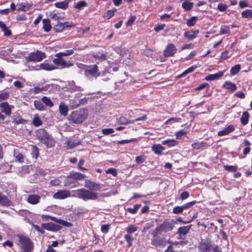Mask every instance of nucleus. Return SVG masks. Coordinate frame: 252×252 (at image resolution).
<instances>
[{"instance_id": "obj_1", "label": "nucleus", "mask_w": 252, "mask_h": 252, "mask_svg": "<svg viewBox=\"0 0 252 252\" xmlns=\"http://www.w3.org/2000/svg\"><path fill=\"white\" fill-rule=\"evenodd\" d=\"M84 187L89 190L84 188L73 190L74 197H78L84 201L89 200H97L98 198V193L92 190L99 191L101 189V185L89 180H85Z\"/></svg>"}, {"instance_id": "obj_2", "label": "nucleus", "mask_w": 252, "mask_h": 252, "mask_svg": "<svg viewBox=\"0 0 252 252\" xmlns=\"http://www.w3.org/2000/svg\"><path fill=\"white\" fill-rule=\"evenodd\" d=\"M88 115L87 109L80 108L72 112L69 116V120L72 123L80 124L87 119Z\"/></svg>"}, {"instance_id": "obj_3", "label": "nucleus", "mask_w": 252, "mask_h": 252, "mask_svg": "<svg viewBox=\"0 0 252 252\" xmlns=\"http://www.w3.org/2000/svg\"><path fill=\"white\" fill-rule=\"evenodd\" d=\"M19 243L22 245L24 252H32L33 250V245L30 238L27 237L20 236Z\"/></svg>"}, {"instance_id": "obj_4", "label": "nucleus", "mask_w": 252, "mask_h": 252, "mask_svg": "<svg viewBox=\"0 0 252 252\" xmlns=\"http://www.w3.org/2000/svg\"><path fill=\"white\" fill-rule=\"evenodd\" d=\"M46 55L45 53L37 50L35 52H32L26 57V60L28 62H39L45 59Z\"/></svg>"}, {"instance_id": "obj_5", "label": "nucleus", "mask_w": 252, "mask_h": 252, "mask_svg": "<svg viewBox=\"0 0 252 252\" xmlns=\"http://www.w3.org/2000/svg\"><path fill=\"white\" fill-rule=\"evenodd\" d=\"M57 69H58L57 66H55L49 61L45 60L42 63L35 66L34 69L35 70L43 69L46 71H52Z\"/></svg>"}, {"instance_id": "obj_6", "label": "nucleus", "mask_w": 252, "mask_h": 252, "mask_svg": "<svg viewBox=\"0 0 252 252\" xmlns=\"http://www.w3.org/2000/svg\"><path fill=\"white\" fill-rule=\"evenodd\" d=\"M53 64L57 66L58 68H69L73 65V64L70 62H67L62 57H56L53 60Z\"/></svg>"}, {"instance_id": "obj_7", "label": "nucleus", "mask_w": 252, "mask_h": 252, "mask_svg": "<svg viewBox=\"0 0 252 252\" xmlns=\"http://www.w3.org/2000/svg\"><path fill=\"white\" fill-rule=\"evenodd\" d=\"M85 75L89 79L96 78L100 75L97 66L95 64L85 70Z\"/></svg>"}, {"instance_id": "obj_8", "label": "nucleus", "mask_w": 252, "mask_h": 252, "mask_svg": "<svg viewBox=\"0 0 252 252\" xmlns=\"http://www.w3.org/2000/svg\"><path fill=\"white\" fill-rule=\"evenodd\" d=\"M70 194V191L68 190L62 189L58 190L54 194L53 197L56 199H63L70 196H74Z\"/></svg>"}, {"instance_id": "obj_9", "label": "nucleus", "mask_w": 252, "mask_h": 252, "mask_svg": "<svg viewBox=\"0 0 252 252\" xmlns=\"http://www.w3.org/2000/svg\"><path fill=\"white\" fill-rule=\"evenodd\" d=\"M14 106L9 105L7 102L0 103L1 112L3 113L6 116H10L11 114V110L14 108Z\"/></svg>"}, {"instance_id": "obj_10", "label": "nucleus", "mask_w": 252, "mask_h": 252, "mask_svg": "<svg viewBox=\"0 0 252 252\" xmlns=\"http://www.w3.org/2000/svg\"><path fill=\"white\" fill-rule=\"evenodd\" d=\"M173 224L169 221H164L159 226H158V233L166 232L171 231L173 228Z\"/></svg>"}, {"instance_id": "obj_11", "label": "nucleus", "mask_w": 252, "mask_h": 252, "mask_svg": "<svg viewBox=\"0 0 252 252\" xmlns=\"http://www.w3.org/2000/svg\"><path fill=\"white\" fill-rule=\"evenodd\" d=\"M177 51L175 46L172 43L169 44L165 48L164 51V55L165 57H170L173 56Z\"/></svg>"}, {"instance_id": "obj_12", "label": "nucleus", "mask_w": 252, "mask_h": 252, "mask_svg": "<svg viewBox=\"0 0 252 252\" xmlns=\"http://www.w3.org/2000/svg\"><path fill=\"white\" fill-rule=\"evenodd\" d=\"M66 88L71 92H80L83 91L84 90L82 87L76 85L74 81H68L66 83Z\"/></svg>"}, {"instance_id": "obj_13", "label": "nucleus", "mask_w": 252, "mask_h": 252, "mask_svg": "<svg viewBox=\"0 0 252 252\" xmlns=\"http://www.w3.org/2000/svg\"><path fill=\"white\" fill-rule=\"evenodd\" d=\"M40 196L36 194H32L28 196L26 201L32 205H36L39 202Z\"/></svg>"}, {"instance_id": "obj_14", "label": "nucleus", "mask_w": 252, "mask_h": 252, "mask_svg": "<svg viewBox=\"0 0 252 252\" xmlns=\"http://www.w3.org/2000/svg\"><path fill=\"white\" fill-rule=\"evenodd\" d=\"M41 141L42 143L49 148L54 146L55 144V141L51 136L46 133H45L44 137L41 139Z\"/></svg>"}, {"instance_id": "obj_15", "label": "nucleus", "mask_w": 252, "mask_h": 252, "mask_svg": "<svg viewBox=\"0 0 252 252\" xmlns=\"http://www.w3.org/2000/svg\"><path fill=\"white\" fill-rule=\"evenodd\" d=\"M42 227L48 231H57L60 229V226L53 222L42 223Z\"/></svg>"}, {"instance_id": "obj_16", "label": "nucleus", "mask_w": 252, "mask_h": 252, "mask_svg": "<svg viewBox=\"0 0 252 252\" xmlns=\"http://www.w3.org/2000/svg\"><path fill=\"white\" fill-rule=\"evenodd\" d=\"M191 226L192 225H189L179 227L177 231V234L180 238H182L183 237H185L189 232Z\"/></svg>"}, {"instance_id": "obj_17", "label": "nucleus", "mask_w": 252, "mask_h": 252, "mask_svg": "<svg viewBox=\"0 0 252 252\" xmlns=\"http://www.w3.org/2000/svg\"><path fill=\"white\" fill-rule=\"evenodd\" d=\"M235 130V127L233 125H229L226 127H225L221 130L218 132V135L220 136L226 135Z\"/></svg>"}, {"instance_id": "obj_18", "label": "nucleus", "mask_w": 252, "mask_h": 252, "mask_svg": "<svg viewBox=\"0 0 252 252\" xmlns=\"http://www.w3.org/2000/svg\"><path fill=\"white\" fill-rule=\"evenodd\" d=\"M212 244L210 243L201 242L200 243L198 248L201 252H210Z\"/></svg>"}, {"instance_id": "obj_19", "label": "nucleus", "mask_w": 252, "mask_h": 252, "mask_svg": "<svg viewBox=\"0 0 252 252\" xmlns=\"http://www.w3.org/2000/svg\"><path fill=\"white\" fill-rule=\"evenodd\" d=\"M223 75V72L222 71H220L217 73L209 74L206 76L205 80L206 81H213L216 80L220 79L221 77H222Z\"/></svg>"}, {"instance_id": "obj_20", "label": "nucleus", "mask_w": 252, "mask_h": 252, "mask_svg": "<svg viewBox=\"0 0 252 252\" xmlns=\"http://www.w3.org/2000/svg\"><path fill=\"white\" fill-rule=\"evenodd\" d=\"M86 176L82 173L78 172H73L68 176V179H72L73 180H82L85 178Z\"/></svg>"}, {"instance_id": "obj_21", "label": "nucleus", "mask_w": 252, "mask_h": 252, "mask_svg": "<svg viewBox=\"0 0 252 252\" xmlns=\"http://www.w3.org/2000/svg\"><path fill=\"white\" fill-rule=\"evenodd\" d=\"M69 2V0H64L63 1L57 2L54 5L57 8L65 9L68 7Z\"/></svg>"}, {"instance_id": "obj_22", "label": "nucleus", "mask_w": 252, "mask_h": 252, "mask_svg": "<svg viewBox=\"0 0 252 252\" xmlns=\"http://www.w3.org/2000/svg\"><path fill=\"white\" fill-rule=\"evenodd\" d=\"M199 33L198 31H189L184 33V37L190 40H192L195 38L196 35Z\"/></svg>"}, {"instance_id": "obj_23", "label": "nucleus", "mask_w": 252, "mask_h": 252, "mask_svg": "<svg viewBox=\"0 0 252 252\" xmlns=\"http://www.w3.org/2000/svg\"><path fill=\"white\" fill-rule=\"evenodd\" d=\"M0 203L4 206H9L11 204V201L5 195L0 193Z\"/></svg>"}, {"instance_id": "obj_24", "label": "nucleus", "mask_w": 252, "mask_h": 252, "mask_svg": "<svg viewBox=\"0 0 252 252\" xmlns=\"http://www.w3.org/2000/svg\"><path fill=\"white\" fill-rule=\"evenodd\" d=\"M0 29L4 32V36H9L11 35V31L8 29L6 25L1 21H0Z\"/></svg>"}, {"instance_id": "obj_25", "label": "nucleus", "mask_w": 252, "mask_h": 252, "mask_svg": "<svg viewBox=\"0 0 252 252\" xmlns=\"http://www.w3.org/2000/svg\"><path fill=\"white\" fill-rule=\"evenodd\" d=\"M43 29L45 32H49L51 30L52 27L50 21L49 19H44L42 20Z\"/></svg>"}, {"instance_id": "obj_26", "label": "nucleus", "mask_w": 252, "mask_h": 252, "mask_svg": "<svg viewBox=\"0 0 252 252\" xmlns=\"http://www.w3.org/2000/svg\"><path fill=\"white\" fill-rule=\"evenodd\" d=\"M223 87L224 89L228 90L231 92H233L237 89V87L235 84L227 81L224 83Z\"/></svg>"}, {"instance_id": "obj_27", "label": "nucleus", "mask_w": 252, "mask_h": 252, "mask_svg": "<svg viewBox=\"0 0 252 252\" xmlns=\"http://www.w3.org/2000/svg\"><path fill=\"white\" fill-rule=\"evenodd\" d=\"M68 111V108L67 106L63 102L61 103L59 105V111L60 114L65 116L67 115Z\"/></svg>"}, {"instance_id": "obj_28", "label": "nucleus", "mask_w": 252, "mask_h": 252, "mask_svg": "<svg viewBox=\"0 0 252 252\" xmlns=\"http://www.w3.org/2000/svg\"><path fill=\"white\" fill-rule=\"evenodd\" d=\"M17 172L18 175L23 176L29 172V166L27 165L22 166L18 169Z\"/></svg>"}, {"instance_id": "obj_29", "label": "nucleus", "mask_w": 252, "mask_h": 252, "mask_svg": "<svg viewBox=\"0 0 252 252\" xmlns=\"http://www.w3.org/2000/svg\"><path fill=\"white\" fill-rule=\"evenodd\" d=\"M73 50H68L65 51L64 52L58 53L55 55V56L56 57H62L63 56L66 57L71 55L73 54Z\"/></svg>"}, {"instance_id": "obj_30", "label": "nucleus", "mask_w": 252, "mask_h": 252, "mask_svg": "<svg viewBox=\"0 0 252 252\" xmlns=\"http://www.w3.org/2000/svg\"><path fill=\"white\" fill-rule=\"evenodd\" d=\"M193 5V2L185 0L182 3V6L185 10L189 11L192 9Z\"/></svg>"}, {"instance_id": "obj_31", "label": "nucleus", "mask_w": 252, "mask_h": 252, "mask_svg": "<svg viewBox=\"0 0 252 252\" xmlns=\"http://www.w3.org/2000/svg\"><path fill=\"white\" fill-rule=\"evenodd\" d=\"M249 114L247 112L243 113L240 121L243 125H246L248 123Z\"/></svg>"}, {"instance_id": "obj_32", "label": "nucleus", "mask_w": 252, "mask_h": 252, "mask_svg": "<svg viewBox=\"0 0 252 252\" xmlns=\"http://www.w3.org/2000/svg\"><path fill=\"white\" fill-rule=\"evenodd\" d=\"M17 10L18 11H26L29 9L31 7V5L30 4H23V3H19L17 4Z\"/></svg>"}, {"instance_id": "obj_33", "label": "nucleus", "mask_w": 252, "mask_h": 252, "mask_svg": "<svg viewBox=\"0 0 252 252\" xmlns=\"http://www.w3.org/2000/svg\"><path fill=\"white\" fill-rule=\"evenodd\" d=\"M242 17L244 18L250 19L252 18V10L246 9L241 13Z\"/></svg>"}, {"instance_id": "obj_34", "label": "nucleus", "mask_w": 252, "mask_h": 252, "mask_svg": "<svg viewBox=\"0 0 252 252\" xmlns=\"http://www.w3.org/2000/svg\"><path fill=\"white\" fill-rule=\"evenodd\" d=\"M11 168V165L7 162L3 163L0 165V170L2 172H9Z\"/></svg>"}, {"instance_id": "obj_35", "label": "nucleus", "mask_w": 252, "mask_h": 252, "mask_svg": "<svg viewBox=\"0 0 252 252\" xmlns=\"http://www.w3.org/2000/svg\"><path fill=\"white\" fill-rule=\"evenodd\" d=\"M64 18V13H53L51 14V19L53 20H63Z\"/></svg>"}, {"instance_id": "obj_36", "label": "nucleus", "mask_w": 252, "mask_h": 252, "mask_svg": "<svg viewBox=\"0 0 252 252\" xmlns=\"http://www.w3.org/2000/svg\"><path fill=\"white\" fill-rule=\"evenodd\" d=\"M71 179H68V176L67 177V179L64 182V187H70L71 188H76L79 186V184H75L74 185L71 186V184H74V182L71 180Z\"/></svg>"}, {"instance_id": "obj_37", "label": "nucleus", "mask_w": 252, "mask_h": 252, "mask_svg": "<svg viewBox=\"0 0 252 252\" xmlns=\"http://www.w3.org/2000/svg\"><path fill=\"white\" fill-rule=\"evenodd\" d=\"M41 101L48 107H52L53 106V103L51 99L47 96L42 97L41 98Z\"/></svg>"}, {"instance_id": "obj_38", "label": "nucleus", "mask_w": 252, "mask_h": 252, "mask_svg": "<svg viewBox=\"0 0 252 252\" xmlns=\"http://www.w3.org/2000/svg\"><path fill=\"white\" fill-rule=\"evenodd\" d=\"M116 9L113 8L110 10H108L104 15V17L107 19H110L112 16H113L115 14V12L116 11Z\"/></svg>"}, {"instance_id": "obj_39", "label": "nucleus", "mask_w": 252, "mask_h": 252, "mask_svg": "<svg viewBox=\"0 0 252 252\" xmlns=\"http://www.w3.org/2000/svg\"><path fill=\"white\" fill-rule=\"evenodd\" d=\"M206 144L203 142H197L192 143L191 144V147H192V148L194 149L198 150L201 149L202 147H204L205 146H206Z\"/></svg>"}, {"instance_id": "obj_40", "label": "nucleus", "mask_w": 252, "mask_h": 252, "mask_svg": "<svg viewBox=\"0 0 252 252\" xmlns=\"http://www.w3.org/2000/svg\"><path fill=\"white\" fill-rule=\"evenodd\" d=\"M152 234L153 235L154 237V238L152 240V244L157 247L158 246V241L157 240V237L158 235V227L155 228Z\"/></svg>"}, {"instance_id": "obj_41", "label": "nucleus", "mask_w": 252, "mask_h": 252, "mask_svg": "<svg viewBox=\"0 0 252 252\" xmlns=\"http://www.w3.org/2000/svg\"><path fill=\"white\" fill-rule=\"evenodd\" d=\"M117 122L120 125H126L127 124L132 123V122H129L126 118L124 117H120L117 119Z\"/></svg>"}, {"instance_id": "obj_42", "label": "nucleus", "mask_w": 252, "mask_h": 252, "mask_svg": "<svg viewBox=\"0 0 252 252\" xmlns=\"http://www.w3.org/2000/svg\"><path fill=\"white\" fill-rule=\"evenodd\" d=\"M87 6V2L85 1H79L74 3V7L78 9H81Z\"/></svg>"}, {"instance_id": "obj_43", "label": "nucleus", "mask_w": 252, "mask_h": 252, "mask_svg": "<svg viewBox=\"0 0 252 252\" xmlns=\"http://www.w3.org/2000/svg\"><path fill=\"white\" fill-rule=\"evenodd\" d=\"M32 124L35 126L38 127L42 125V122L37 116H35L32 120Z\"/></svg>"}, {"instance_id": "obj_44", "label": "nucleus", "mask_w": 252, "mask_h": 252, "mask_svg": "<svg viewBox=\"0 0 252 252\" xmlns=\"http://www.w3.org/2000/svg\"><path fill=\"white\" fill-rule=\"evenodd\" d=\"M220 34H224L230 32V29L229 26L227 25H222L220 28Z\"/></svg>"}, {"instance_id": "obj_45", "label": "nucleus", "mask_w": 252, "mask_h": 252, "mask_svg": "<svg viewBox=\"0 0 252 252\" xmlns=\"http://www.w3.org/2000/svg\"><path fill=\"white\" fill-rule=\"evenodd\" d=\"M64 145L67 149H71L75 147L76 146L78 145V144L75 143L71 140H69L66 141V142L64 143Z\"/></svg>"}, {"instance_id": "obj_46", "label": "nucleus", "mask_w": 252, "mask_h": 252, "mask_svg": "<svg viewBox=\"0 0 252 252\" xmlns=\"http://www.w3.org/2000/svg\"><path fill=\"white\" fill-rule=\"evenodd\" d=\"M140 207L141 204H135L132 208H127V211L130 213L135 214Z\"/></svg>"}, {"instance_id": "obj_47", "label": "nucleus", "mask_w": 252, "mask_h": 252, "mask_svg": "<svg viewBox=\"0 0 252 252\" xmlns=\"http://www.w3.org/2000/svg\"><path fill=\"white\" fill-rule=\"evenodd\" d=\"M125 239L128 243L129 247H131L132 246V242L134 240V238L130 234L126 235L125 236Z\"/></svg>"}, {"instance_id": "obj_48", "label": "nucleus", "mask_w": 252, "mask_h": 252, "mask_svg": "<svg viewBox=\"0 0 252 252\" xmlns=\"http://www.w3.org/2000/svg\"><path fill=\"white\" fill-rule=\"evenodd\" d=\"M126 232L129 234L133 233L137 230V227L135 225H130L126 229Z\"/></svg>"}, {"instance_id": "obj_49", "label": "nucleus", "mask_w": 252, "mask_h": 252, "mask_svg": "<svg viewBox=\"0 0 252 252\" xmlns=\"http://www.w3.org/2000/svg\"><path fill=\"white\" fill-rule=\"evenodd\" d=\"M176 141L173 139H167L162 141L163 145H167L169 147H172L176 144Z\"/></svg>"}, {"instance_id": "obj_50", "label": "nucleus", "mask_w": 252, "mask_h": 252, "mask_svg": "<svg viewBox=\"0 0 252 252\" xmlns=\"http://www.w3.org/2000/svg\"><path fill=\"white\" fill-rule=\"evenodd\" d=\"M31 155L32 158H37L39 155V152L38 148L35 146H33L32 147V151L31 153Z\"/></svg>"}, {"instance_id": "obj_51", "label": "nucleus", "mask_w": 252, "mask_h": 252, "mask_svg": "<svg viewBox=\"0 0 252 252\" xmlns=\"http://www.w3.org/2000/svg\"><path fill=\"white\" fill-rule=\"evenodd\" d=\"M34 105L35 108L39 110H43L44 109V106L42 103L39 100H35L34 101Z\"/></svg>"}, {"instance_id": "obj_52", "label": "nucleus", "mask_w": 252, "mask_h": 252, "mask_svg": "<svg viewBox=\"0 0 252 252\" xmlns=\"http://www.w3.org/2000/svg\"><path fill=\"white\" fill-rule=\"evenodd\" d=\"M184 211L182 206H176L173 209V213L178 214L182 213Z\"/></svg>"}, {"instance_id": "obj_53", "label": "nucleus", "mask_w": 252, "mask_h": 252, "mask_svg": "<svg viewBox=\"0 0 252 252\" xmlns=\"http://www.w3.org/2000/svg\"><path fill=\"white\" fill-rule=\"evenodd\" d=\"M240 66L239 64H237L233 66L230 70V72L232 75L236 74L240 70Z\"/></svg>"}, {"instance_id": "obj_54", "label": "nucleus", "mask_w": 252, "mask_h": 252, "mask_svg": "<svg viewBox=\"0 0 252 252\" xmlns=\"http://www.w3.org/2000/svg\"><path fill=\"white\" fill-rule=\"evenodd\" d=\"M186 134L187 132L184 130L182 129L177 131L175 135L177 139H182Z\"/></svg>"}, {"instance_id": "obj_55", "label": "nucleus", "mask_w": 252, "mask_h": 252, "mask_svg": "<svg viewBox=\"0 0 252 252\" xmlns=\"http://www.w3.org/2000/svg\"><path fill=\"white\" fill-rule=\"evenodd\" d=\"M197 20V17L195 16L192 17L190 19L188 20L187 24L189 27H191L195 25Z\"/></svg>"}, {"instance_id": "obj_56", "label": "nucleus", "mask_w": 252, "mask_h": 252, "mask_svg": "<svg viewBox=\"0 0 252 252\" xmlns=\"http://www.w3.org/2000/svg\"><path fill=\"white\" fill-rule=\"evenodd\" d=\"M196 202V201L195 200H193L184 204L182 205L184 210L190 208L191 206L194 205Z\"/></svg>"}, {"instance_id": "obj_57", "label": "nucleus", "mask_w": 252, "mask_h": 252, "mask_svg": "<svg viewBox=\"0 0 252 252\" xmlns=\"http://www.w3.org/2000/svg\"><path fill=\"white\" fill-rule=\"evenodd\" d=\"M9 96V93L8 92H2L0 93V101L7 99Z\"/></svg>"}, {"instance_id": "obj_58", "label": "nucleus", "mask_w": 252, "mask_h": 252, "mask_svg": "<svg viewBox=\"0 0 252 252\" xmlns=\"http://www.w3.org/2000/svg\"><path fill=\"white\" fill-rule=\"evenodd\" d=\"M137 141V139L135 138H132L130 139H126V140H122L121 141H118V143L120 145H123L126 143H129L130 142H135Z\"/></svg>"}, {"instance_id": "obj_59", "label": "nucleus", "mask_w": 252, "mask_h": 252, "mask_svg": "<svg viewBox=\"0 0 252 252\" xmlns=\"http://www.w3.org/2000/svg\"><path fill=\"white\" fill-rule=\"evenodd\" d=\"M196 68V66H191V67H189L187 70L184 71L183 72V73L182 74L181 76H184L186 75H187V74L193 72Z\"/></svg>"}, {"instance_id": "obj_60", "label": "nucleus", "mask_w": 252, "mask_h": 252, "mask_svg": "<svg viewBox=\"0 0 252 252\" xmlns=\"http://www.w3.org/2000/svg\"><path fill=\"white\" fill-rule=\"evenodd\" d=\"M94 57L95 59H98L100 60H105L106 59V55L103 53H98L95 55H94Z\"/></svg>"}, {"instance_id": "obj_61", "label": "nucleus", "mask_w": 252, "mask_h": 252, "mask_svg": "<svg viewBox=\"0 0 252 252\" xmlns=\"http://www.w3.org/2000/svg\"><path fill=\"white\" fill-rule=\"evenodd\" d=\"M61 183V181L59 179H54L51 180L49 184L52 186H59Z\"/></svg>"}, {"instance_id": "obj_62", "label": "nucleus", "mask_w": 252, "mask_h": 252, "mask_svg": "<svg viewBox=\"0 0 252 252\" xmlns=\"http://www.w3.org/2000/svg\"><path fill=\"white\" fill-rule=\"evenodd\" d=\"M110 224H104L102 225L101 227V231L103 233H108L109 229H110Z\"/></svg>"}, {"instance_id": "obj_63", "label": "nucleus", "mask_w": 252, "mask_h": 252, "mask_svg": "<svg viewBox=\"0 0 252 252\" xmlns=\"http://www.w3.org/2000/svg\"><path fill=\"white\" fill-rule=\"evenodd\" d=\"M224 168L225 170L235 172L237 170V166L233 165H225Z\"/></svg>"}, {"instance_id": "obj_64", "label": "nucleus", "mask_w": 252, "mask_h": 252, "mask_svg": "<svg viewBox=\"0 0 252 252\" xmlns=\"http://www.w3.org/2000/svg\"><path fill=\"white\" fill-rule=\"evenodd\" d=\"M146 159V157L144 155H141L137 157L135 161L138 163H141L143 162Z\"/></svg>"}]
</instances>
